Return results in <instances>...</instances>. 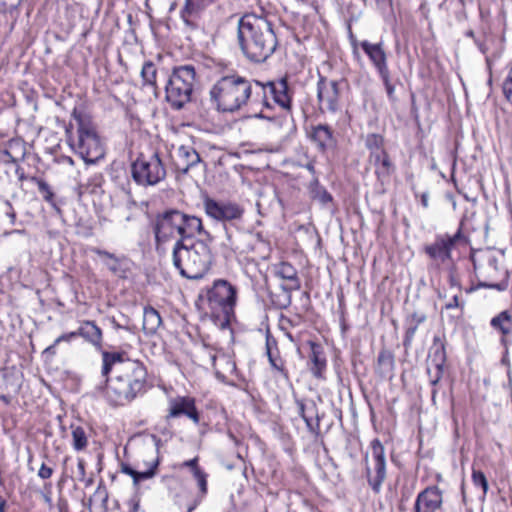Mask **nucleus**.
Instances as JSON below:
<instances>
[{
    "instance_id": "1",
    "label": "nucleus",
    "mask_w": 512,
    "mask_h": 512,
    "mask_svg": "<svg viewBox=\"0 0 512 512\" xmlns=\"http://www.w3.org/2000/svg\"><path fill=\"white\" fill-rule=\"evenodd\" d=\"M101 376L104 382L96 392L112 408L131 404L152 387L145 363L129 358L124 350L101 352Z\"/></svg>"
},
{
    "instance_id": "2",
    "label": "nucleus",
    "mask_w": 512,
    "mask_h": 512,
    "mask_svg": "<svg viewBox=\"0 0 512 512\" xmlns=\"http://www.w3.org/2000/svg\"><path fill=\"white\" fill-rule=\"evenodd\" d=\"M262 88L258 80L248 79L234 72L220 77L210 89L211 101L221 112L234 113L244 107L257 109Z\"/></svg>"
},
{
    "instance_id": "3",
    "label": "nucleus",
    "mask_w": 512,
    "mask_h": 512,
    "mask_svg": "<svg viewBox=\"0 0 512 512\" xmlns=\"http://www.w3.org/2000/svg\"><path fill=\"white\" fill-rule=\"evenodd\" d=\"M238 43L252 62H264L277 47L272 23L264 15L245 13L238 21Z\"/></svg>"
},
{
    "instance_id": "4",
    "label": "nucleus",
    "mask_w": 512,
    "mask_h": 512,
    "mask_svg": "<svg viewBox=\"0 0 512 512\" xmlns=\"http://www.w3.org/2000/svg\"><path fill=\"white\" fill-rule=\"evenodd\" d=\"M152 230L157 252L164 250V244L176 237L183 242L196 235L207 237L210 242L214 239L211 233L204 229L201 218L174 208L156 214L152 222Z\"/></svg>"
},
{
    "instance_id": "5",
    "label": "nucleus",
    "mask_w": 512,
    "mask_h": 512,
    "mask_svg": "<svg viewBox=\"0 0 512 512\" xmlns=\"http://www.w3.org/2000/svg\"><path fill=\"white\" fill-rule=\"evenodd\" d=\"M180 468H188L197 484V491L185 487L184 479L175 474H166L161 477V483L168 490L174 504L185 512H193L202 504L208 495L209 474L199 464V457L186 460L180 464Z\"/></svg>"
},
{
    "instance_id": "6",
    "label": "nucleus",
    "mask_w": 512,
    "mask_h": 512,
    "mask_svg": "<svg viewBox=\"0 0 512 512\" xmlns=\"http://www.w3.org/2000/svg\"><path fill=\"white\" fill-rule=\"evenodd\" d=\"M71 116L76 121V133H73L70 123L65 129L69 146L85 162H97L104 157L105 150L92 116L84 107L77 106L73 108Z\"/></svg>"
},
{
    "instance_id": "7",
    "label": "nucleus",
    "mask_w": 512,
    "mask_h": 512,
    "mask_svg": "<svg viewBox=\"0 0 512 512\" xmlns=\"http://www.w3.org/2000/svg\"><path fill=\"white\" fill-rule=\"evenodd\" d=\"M207 237L191 245L176 240L172 249V263L180 275L187 279H201L211 269L213 254Z\"/></svg>"
},
{
    "instance_id": "8",
    "label": "nucleus",
    "mask_w": 512,
    "mask_h": 512,
    "mask_svg": "<svg viewBox=\"0 0 512 512\" xmlns=\"http://www.w3.org/2000/svg\"><path fill=\"white\" fill-rule=\"evenodd\" d=\"M474 274L477 284L471 286L467 292H473L480 288L505 291L509 286V272L499 265L497 257L490 251H480L471 255Z\"/></svg>"
},
{
    "instance_id": "9",
    "label": "nucleus",
    "mask_w": 512,
    "mask_h": 512,
    "mask_svg": "<svg viewBox=\"0 0 512 512\" xmlns=\"http://www.w3.org/2000/svg\"><path fill=\"white\" fill-rule=\"evenodd\" d=\"M463 226L461 221L454 234H437L432 243L424 245L423 252L435 268L452 266L454 264L453 251L460 248L466 249L471 245L470 237L464 232Z\"/></svg>"
},
{
    "instance_id": "10",
    "label": "nucleus",
    "mask_w": 512,
    "mask_h": 512,
    "mask_svg": "<svg viewBox=\"0 0 512 512\" xmlns=\"http://www.w3.org/2000/svg\"><path fill=\"white\" fill-rule=\"evenodd\" d=\"M349 38L354 59H358L360 57L359 49H361L368 57L371 65L374 67L382 81L389 101L396 102V83L393 81L391 76V71L388 65V54L383 42L371 43L368 40L359 41L352 32L350 33Z\"/></svg>"
},
{
    "instance_id": "11",
    "label": "nucleus",
    "mask_w": 512,
    "mask_h": 512,
    "mask_svg": "<svg viewBox=\"0 0 512 512\" xmlns=\"http://www.w3.org/2000/svg\"><path fill=\"white\" fill-rule=\"evenodd\" d=\"M364 146L368 151L367 162L373 169L376 182L381 186L390 183L397 166L387 147L384 134L368 133L364 137Z\"/></svg>"
},
{
    "instance_id": "12",
    "label": "nucleus",
    "mask_w": 512,
    "mask_h": 512,
    "mask_svg": "<svg viewBox=\"0 0 512 512\" xmlns=\"http://www.w3.org/2000/svg\"><path fill=\"white\" fill-rule=\"evenodd\" d=\"M237 288L229 281L217 279L206 291V313L214 321L221 324H228L235 316V307L237 303Z\"/></svg>"
},
{
    "instance_id": "13",
    "label": "nucleus",
    "mask_w": 512,
    "mask_h": 512,
    "mask_svg": "<svg viewBox=\"0 0 512 512\" xmlns=\"http://www.w3.org/2000/svg\"><path fill=\"white\" fill-rule=\"evenodd\" d=\"M133 181L143 187L154 186L166 177V168L158 149L149 147L141 151L131 163Z\"/></svg>"
},
{
    "instance_id": "14",
    "label": "nucleus",
    "mask_w": 512,
    "mask_h": 512,
    "mask_svg": "<svg viewBox=\"0 0 512 512\" xmlns=\"http://www.w3.org/2000/svg\"><path fill=\"white\" fill-rule=\"evenodd\" d=\"M258 85L262 88L259 102H256V107L259 110L256 114L258 117L268 118L265 112L272 110L273 104L287 113L292 111L294 90L290 87L286 77L267 82L258 81Z\"/></svg>"
},
{
    "instance_id": "15",
    "label": "nucleus",
    "mask_w": 512,
    "mask_h": 512,
    "mask_svg": "<svg viewBox=\"0 0 512 512\" xmlns=\"http://www.w3.org/2000/svg\"><path fill=\"white\" fill-rule=\"evenodd\" d=\"M196 71L193 65H180L173 68L165 87L166 100L174 109H181L190 102Z\"/></svg>"
},
{
    "instance_id": "16",
    "label": "nucleus",
    "mask_w": 512,
    "mask_h": 512,
    "mask_svg": "<svg viewBox=\"0 0 512 512\" xmlns=\"http://www.w3.org/2000/svg\"><path fill=\"white\" fill-rule=\"evenodd\" d=\"M261 247L262 241L251 233L228 234L226 242L222 244V252L226 259L235 258L241 264H250L265 258Z\"/></svg>"
},
{
    "instance_id": "17",
    "label": "nucleus",
    "mask_w": 512,
    "mask_h": 512,
    "mask_svg": "<svg viewBox=\"0 0 512 512\" xmlns=\"http://www.w3.org/2000/svg\"><path fill=\"white\" fill-rule=\"evenodd\" d=\"M346 85L345 79H330L318 73L316 96L320 113L336 114L342 111L344 107V86Z\"/></svg>"
},
{
    "instance_id": "18",
    "label": "nucleus",
    "mask_w": 512,
    "mask_h": 512,
    "mask_svg": "<svg viewBox=\"0 0 512 512\" xmlns=\"http://www.w3.org/2000/svg\"><path fill=\"white\" fill-rule=\"evenodd\" d=\"M138 454L133 465L127 462L120 463V472L132 478L135 488H138L142 481L153 478L160 464L158 450L153 447H143Z\"/></svg>"
},
{
    "instance_id": "19",
    "label": "nucleus",
    "mask_w": 512,
    "mask_h": 512,
    "mask_svg": "<svg viewBox=\"0 0 512 512\" xmlns=\"http://www.w3.org/2000/svg\"><path fill=\"white\" fill-rule=\"evenodd\" d=\"M365 476L372 491L378 494L386 479L385 448L380 439L375 438L369 444L364 455Z\"/></svg>"
},
{
    "instance_id": "20",
    "label": "nucleus",
    "mask_w": 512,
    "mask_h": 512,
    "mask_svg": "<svg viewBox=\"0 0 512 512\" xmlns=\"http://www.w3.org/2000/svg\"><path fill=\"white\" fill-rule=\"evenodd\" d=\"M203 207L208 217L222 223L241 220L244 215V208L238 203L220 201L209 196L204 197Z\"/></svg>"
},
{
    "instance_id": "21",
    "label": "nucleus",
    "mask_w": 512,
    "mask_h": 512,
    "mask_svg": "<svg viewBox=\"0 0 512 512\" xmlns=\"http://www.w3.org/2000/svg\"><path fill=\"white\" fill-rule=\"evenodd\" d=\"M446 345L447 341L444 334L434 335L428 351V361L433 365L435 371L432 373L430 369L427 370L432 386H437L444 376L447 363Z\"/></svg>"
},
{
    "instance_id": "22",
    "label": "nucleus",
    "mask_w": 512,
    "mask_h": 512,
    "mask_svg": "<svg viewBox=\"0 0 512 512\" xmlns=\"http://www.w3.org/2000/svg\"><path fill=\"white\" fill-rule=\"evenodd\" d=\"M185 416L194 424L201 421L200 412L196 405V399L192 396H176L168 400L166 420Z\"/></svg>"
},
{
    "instance_id": "23",
    "label": "nucleus",
    "mask_w": 512,
    "mask_h": 512,
    "mask_svg": "<svg viewBox=\"0 0 512 512\" xmlns=\"http://www.w3.org/2000/svg\"><path fill=\"white\" fill-rule=\"evenodd\" d=\"M90 252L97 255L107 270L115 277L119 279L128 278L131 272L130 260L125 255H116L107 250L92 247Z\"/></svg>"
},
{
    "instance_id": "24",
    "label": "nucleus",
    "mask_w": 512,
    "mask_h": 512,
    "mask_svg": "<svg viewBox=\"0 0 512 512\" xmlns=\"http://www.w3.org/2000/svg\"><path fill=\"white\" fill-rule=\"evenodd\" d=\"M443 504V490L438 485H429L417 494L413 512H440Z\"/></svg>"
},
{
    "instance_id": "25",
    "label": "nucleus",
    "mask_w": 512,
    "mask_h": 512,
    "mask_svg": "<svg viewBox=\"0 0 512 512\" xmlns=\"http://www.w3.org/2000/svg\"><path fill=\"white\" fill-rule=\"evenodd\" d=\"M214 369L215 376L221 382H226L236 375L237 367L231 356L224 353H215L211 349L205 348Z\"/></svg>"
},
{
    "instance_id": "26",
    "label": "nucleus",
    "mask_w": 512,
    "mask_h": 512,
    "mask_svg": "<svg viewBox=\"0 0 512 512\" xmlns=\"http://www.w3.org/2000/svg\"><path fill=\"white\" fill-rule=\"evenodd\" d=\"M201 161L199 153L193 146L181 145L172 155V164L178 174H187L191 168Z\"/></svg>"
},
{
    "instance_id": "27",
    "label": "nucleus",
    "mask_w": 512,
    "mask_h": 512,
    "mask_svg": "<svg viewBox=\"0 0 512 512\" xmlns=\"http://www.w3.org/2000/svg\"><path fill=\"white\" fill-rule=\"evenodd\" d=\"M308 137L322 153H325L330 149H334L337 144L334 131L327 124L311 126Z\"/></svg>"
},
{
    "instance_id": "28",
    "label": "nucleus",
    "mask_w": 512,
    "mask_h": 512,
    "mask_svg": "<svg viewBox=\"0 0 512 512\" xmlns=\"http://www.w3.org/2000/svg\"><path fill=\"white\" fill-rule=\"evenodd\" d=\"M296 405L298 414L305 421L309 432L318 438L321 435V427L315 402L297 399Z\"/></svg>"
},
{
    "instance_id": "29",
    "label": "nucleus",
    "mask_w": 512,
    "mask_h": 512,
    "mask_svg": "<svg viewBox=\"0 0 512 512\" xmlns=\"http://www.w3.org/2000/svg\"><path fill=\"white\" fill-rule=\"evenodd\" d=\"M307 344L310 347L309 370L314 378L324 380L327 370V359L324 348L320 343L313 340H309Z\"/></svg>"
},
{
    "instance_id": "30",
    "label": "nucleus",
    "mask_w": 512,
    "mask_h": 512,
    "mask_svg": "<svg viewBox=\"0 0 512 512\" xmlns=\"http://www.w3.org/2000/svg\"><path fill=\"white\" fill-rule=\"evenodd\" d=\"M490 326L500 336V343L504 348L512 344V313L504 310L490 320Z\"/></svg>"
},
{
    "instance_id": "31",
    "label": "nucleus",
    "mask_w": 512,
    "mask_h": 512,
    "mask_svg": "<svg viewBox=\"0 0 512 512\" xmlns=\"http://www.w3.org/2000/svg\"><path fill=\"white\" fill-rule=\"evenodd\" d=\"M274 274L276 277L285 281L283 288L287 292L299 290L301 288V280L298 276L297 269L286 261L274 264Z\"/></svg>"
},
{
    "instance_id": "32",
    "label": "nucleus",
    "mask_w": 512,
    "mask_h": 512,
    "mask_svg": "<svg viewBox=\"0 0 512 512\" xmlns=\"http://www.w3.org/2000/svg\"><path fill=\"white\" fill-rule=\"evenodd\" d=\"M78 337L83 338L86 342L94 346L101 352L103 347V331L92 320H83L80 322V326L77 329Z\"/></svg>"
},
{
    "instance_id": "33",
    "label": "nucleus",
    "mask_w": 512,
    "mask_h": 512,
    "mask_svg": "<svg viewBox=\"0 0 512 512\" xmlns=\"http://www.w3.org/2000/svg\"><path fill=\"white\" fill-rule=\"evenodd\" d=\"M374 370L381 379H391L395 370L394 353L389 349L382 348L378 353Z\"/></svg>"
},
{
    "instance_id": "34",
    "label": "nucleus",
    "mask_w": 512,
    "mask_h": 512,
    "mask_svg": "<svg viewBox=\"0 0 512 512\" xmlns=\"http://www.w3.org/2000/svg\"><path fill=\"white\" fill-rule=\"evenodd\" d=\"M109 493L107 487L101 481L94 493L89 498V508L91 512H107L108 511Z\"/></svg>"
},
{
    "instance_id": "35",
    "label": "nucleus",
    "mask_w": 512,
    "mask_h": 512,
    "mask_svg": "<svg viewBox=\"0 0 512 512\" xmlns=\"http://www.w3.org/2000/svg\"><path fill=\"white\" fill-rule=\"evenodd\" d=\"M162 324L160 313L152 306L144 307L142 329L146 335H153Z\"/></svg>"
},
{
    "instance_id": "36",
    "label": "nucleus",
    "mask_w": 512,
    "mask_h": 512,
    "mask_svg": "<svg viewBox=\"0 0 512 512\" xmlns=\"http://www.w3.org/2000/svg\"><path fill=\"white\" fill-rule=\"evenodd\" d=\"M304 321V317L300 314H295L293 317L286 316L281 314L278 320L279 329L285 334V336L292 343L299 342V339L294 337L291 330L299 326Z\"/></svg>"
},
{
    "instance_id": "37",
    "label": "nucleus",
    "mask_w": 512,
    "mask_h": 512,
    "mask_svg": "<svg viewBox=\"0 0 512 512\" xmlns=\"http://www.w3.org/2000/svg\"><path fill=\"white\" fill-rule=\"evenodd\" d=\"M309 196L312 200L318 201L322 205H327L333 201L332 195L327 189L320 184V181L315 177L308 186Z\"/></svg>"
},
{
    "instance_id": "38",
    "label": "nucleus",
    "mask_w": 512,
    "mask_h": 512,
    "mask_svg": "<svg viewBox=\"0 0 512 512\" xmlns=\"http://www.w3.org/2000/svg\"><path fill=\"white\" fill-rule=\"evenodd\" d=\"M157 73L158 71L155 63L151 60L145 61L140 73L143 87H150L156 91L158 89Z\"/></svg>"
},
{
    "instance_id": "39",
    "label": "nucleus",
    "mask_w": 512,
    "mask_h": 512,
    "mask_svg": "<svg viewBox=\"0 0 512 512\" xmlns=\"http://www.w3.org/2000/svg\"><path fill=\"white\" fill-rule=\"evenodd\" d=\"M70 428H71V436H72V441H71L72 448L76 452H81V451L86 450V448L88 447L89 441H88V437H87L85 429L80 425H74V424H72L70 426Z\"/></svg>"
},
{
    "instance_id": "40",
    "label": "nucleus",
    "mask_w": 512,
    "mask_h": 512,
    "mask_svg": "<svg viewBox=\"0 0 512 512\" xmlns=\"http://www.w3.org/2000/svg\"><path fill=\"white\" fill-rule=\"evenodd\" d=\"M37 172H38V169L36 170L35 173H31V172L27 171L23 166L17 165L16 169H15V174L18 179V182L20 183L19 187L22 188L23 183L25 181H31V182L35 183L37 185V187H39L41 185V183H43L45 181V179L42 176H39L37 174Z\"/></svg>"
},
{
    "instance_id": "41",
    "label": "nucleus",
    "mask_w": 512,
    "mask_h": 512,
    "mask_svg": "<svg viewBox=\"0 0 512 512\" xmlns=\"http://www.w3.org/2000/svg\"><path fill=\"white\" fill-rule=\"evenodd\" d=\"M272 368L280 373L285 379H289V371L286 368L285 360L280 355V350L267 353Z\"/></svg>"
},
{
    "instance_id": "42",
    "label": "nucleus",
    "mask_w": 512,
    "mask_h": 512,
    "mask_svg": "<svg viewBox=\"0 0 512 512\" xmlns=\"http://www.w3.org/2000/svg\"><path fill=\"white\" fill-rule=\"evenodd\" d=\"M471 480L476 488L482 490L483 496H486L489 490L487 477L483 471L476 469L475 465L472 466Z\"/></svg>"
},
{
    "instance_id": "43",
    "label": "nucleus",
    "mask_w": 512,
    "mask_h": 512,
    "mask_svg": "<svg viewBox=\"0 0 512 512\" xmlns=\"http://www.w3.org/2000/svg\"><path fill=\"white\" fill-rule=\"evenodd\" d=\"M38 191L45 202H47L53 208L57 209L55 193L53 188L46 180L38 187Z\"/></svg>"
},
{
    "instance_id": "44",
    "label": "nucleus",
    "mask_w": 512,
    "mask_h": 512,
    "mask_svg": "<svg viewBox=\"0 0 512 512\" xmlns=\"http://www.w3.org/2000/svg\"><path fill=\"white\" fill-rule=\"evenodd\" d=\"M104 182L101 174H95L91 177L85 185V190L89 193H97L98 189H101Z\"/></svg>"
},
{
    "instance_id": "45",
    "label": "nucleus",
    "mask_w": 512,
    "mask_h": 512,
    "mask_svg": "<svg viewBox=\"0 0 512 512\" xmlns=\"http://www.w3.org/2000/svg\"><path fill=\"white\" fill-rule=\"evenodd\" d=\"M417 330H418L417 326L408 324V327L406 328L405 334L403 337V346L405 349H408L411 347Z\"/></svg>"
},
{
    "instance_id": "46",
    "label": "nucleus",
    "mask_w": 512,
    "mask_h": 512,
    "mask_svg": "<svg viewBox=\"0 0 512 512\" xmlns=\"http://www.w3.org/2000/svg\"><path fill=\"white\" fill-rule=\"evenodd\" d=\"M21 0H0V12L10 13L20 5Z\"/></svg>"
},
{
    "instance_id": "47",
    "label": "nucleus",
    "mask_w": 512,
    "mask_h": 512,
    "mask_svg": "<svg viewBox=\"0 0 512 512\" xmlns=\"http://www.w3.org/2000/svg\"><path fill=\"white\" fill-rule=\"evenodd\" d=\"M265 346H266V354L270 353L272 351L279 350L278 341L269 331H267V333H266Z\"/></svg>"
},
{
    "instance_id": "48",
    "label": "nucleus",
    "mask_w": 512,
    "mask_h": 512,
    "mask_svg": "<svg viewBox=\"0 0 512 512\" xmlns=\"http://www.w3.org/2000/svg\"><path fill=\"white\" fill-rule=\"evenodd\" d=\"M53 473H54V468L43 462L38 470L37 475L42 480H47L52 477Z\"/></svg>"
},
{
    "instance_id": "49",
    "label": "nucleus",
    "mask_w": 512,
    "mask_h": 512,
    "mask_svg": "<svg viewBox=\"0 0 512 512\" xmlns=\"http://www.w3.org/2000/svg\"><path fill=\"white\" fill-rule=\"evenodd\" d=\"M427 319V316L424 313L413 312L407 319L408 324L415 325L419 327L422 323H424Z\"/></svg>"
},
{
    "instance_id": "50",
    "label": "nucleus",
    "mask_w": 512,
    "mask_h": 512,
    "mask_svg": "<svg viewBox=\"0 0 512 512\" xmlns=\"http://www.w3.org/2000/svg\"><path fill=\"white\" fill-rule=\"evenodd\" d=\"M77 337H78L77 330H75V331L66 332V333L61 334L54 341H55V344L58 345L61 342H68L69 343V342H71L72 340H74Z\"/></svg>"
},
{
    "instance_id": "51",
    "label": "nucleus",
    "mask_w": 512,
    "mask_h": 512,
    "mask_svg": "<svg viewBox=\"0 0 512 512\" xmlns=\"http://www.w3.org/2000/svg\"><path fill=\"white\" fill-rule=\"evenodd\" d=\"M502 92L507 102H509L512 105V82L503 81Z\"/></svg>"
},
{
    "instance_id": "52",
    "label": "nucleus",
    "mask_w": 512,
    "mask_h": 512,
    "mask_svg": "<svg viewBox=\"0 0 512 512\" xmlns=\"http://www.w3.org/2000/svg\"><path fill=\"white\" fill-rule=\"evenodd\" d=\"M463 306H464V304L462 302H460L459 296L458 295H454L452 297V299L445 304V309L446 310H451V309H454V308H461V309H463Z\"/></svg>"
},
{
    "instance_id": "53",
    "label": "nucleus",
    "mask_w": 512,
    "mask_h": 512,
    "mask_svg": "<svg viewBox=\"0 0 512 512\" xmlns=\"http://www.w3.org/2000/svg\"><path fill=\"white\" fill-rule=\"evenodd\" d=\"M6 206L8 207L7 216L10 218V222L14 224L17 217L16 212L10 201H6Z\"/></svg>"
},
{
    "instance_id": "54",
    "label": "nucleus",
    "mask_w": 512,
    "mask_h": 512,
    "mask_svg": "<svg viewBox=\"0 0 512 512\" xmlns=\"http://www.w3.org/2000/svg\"><path fill=\"white\" fill-rule=\"evenodd\" d=\"M85 466H86L85 461L83 459H78L77 468H78L79 474L81 475L80 480H84V477L86 474Z\"/></svg>"
},
{
    "instance_id": "55",
    "label": "nucleus",
    "mask_w": 512,
    "mask_h": 512,
    "mask_svg": "<svg viewBox=\"0 0 512 512\" xmlns=\"http://www.w3.org/2000/svg\"><path fill=\"white\" fill-rule=\"evenodd\" d=\"M56 346L57 344L54 341L53 344L44 349L43 355L54 356L56 354Z\"/></svg>"
},
{
    "instance_id": "56",
    "label": "nucleus",
    "mask_w": 512,
    "mask_h": 512,
    "mask_svg": "<svg viewBox=\"0 0 512 512\" xmlns=\"http://www.w3.org/2000/svg\"><path fill=\"white\" fill-rule=\"evenodd\" d=\"M0 400L5 405H10L12 403L13 396L10 393H3V394H0Z\"/></svg>"
},
{
    "instance_id": "57",
    "label": "nucleus",
    "mask_w": 512,
    "mask_h": 512,
    "mask_svg": "<svg viewBox=\"0 0 512 512\" xmlns=\"http://www.w3.org/2000/svg\"><path fill=\"white\" fill-rule=\"evenodd\" d=\"M420 202H421V205H422L424 208H427V207H428V194L423 193V194L421 195Z\"/></svg>"
},
{
    "instance_id": "58",
    "label": "nucleus",
    "mask_w": 512,
    "mask_h": 512,
    "mask_svg": "<svg viewBox=\"0 0 512 512\" xmlns=\"http://www.w3.org/2000/svg\"><path fill=\"white\" fill-rule=\"evenodd\" d=\"M504 82H511L512 83V63L510 64L508 68V73L506 78L504 79Z\"/></svg>"
},
{
    "instance_id": "59",
    "label": "nucleus",
    "mask_w": 512,
    "mask_h": 512,
    "mask_svg": "<svg viewBox=\"0 0 512 512\" xmlns=\"http://www.w3.org/2000/svg\"><path fill=\"white\" fill-rule=\"evenodd\" d=\"M228 435L230 439L235 443V445L238 446L241 444V441L233 433H229Z\"/></svg>"
},
{
    "instance_id": "60",
    "label": "nucleus",
    "mask_w": 512,
    "mask_h": 512,
    "mask_svg": "<svg viewBox=\"0 0 512 512\" xmlns=\"http://www.w3.org/2000/svg\"><path fill=\"white\" fill-rule=\"evenodd\" d=\"M306 168L308 169L309 172H311L312 174H315V167L312 163H309L307 164Z\"/></svg>"
},
{
    "instance_id": "61",
    "label": "nucleus",
    "mask_w": 512,
    "mask_h": 512,
    "mask_svg": "<svg viewBox=\"0 0 512 512\" xmlns=\"http://www.w3.org/2000/svg\"><path fill=\"white\" fill-rule=\"evenodd\" d=\"M5 504L6 502L4 500L0 502V512H5Z\"/></svg>"
},
{
    "instance_id": "62",
    "label": "nucleus",
    "mask_w": 512,
    "mask_h": 512,
    "mask_svg": "<svg viewBox=\"0 0 512 512\" xmlns=\"http://www.w3.org/2000/svg\"><path fill=\"white\" fill-rule=\"evenodd\" d=\"M91 484H92V479H91V478H89V479H87V480L85 481V486H86V487H87V486H89V485H91Z\"/></svg>"
},
{
    "instance_id": "63",
    "label": "nucleus",
    "mask_w": 512,
    "mask_h": 512,
    "mask_svg": "<svg viewBox=\"0 0 512 512\" xmlns=\"http://www.w3.org/2000/svg\"><path fill=\"white\" fill-rule=\"evenodd\" d=\"M436 478H437L438 481H440L442 479L440 474H437Z\"/></svg>"
},
{
    "instance_id": "64",
    "label": "nucleus",
    "mask_w": 512,
    "mask_h": 512,
    "mask_svg": "<svg viewBox=\"0 0 512 512\" xmlns=\"http://www.w3.org/2000/svg\"><path fill=\"white\" fill-rule=\"evenodd\" d=\"M312 512H322L319 509H314Z\"/></svg>"
}]
</instances>
